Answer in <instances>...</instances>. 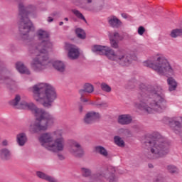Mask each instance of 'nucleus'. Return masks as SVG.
Returning <instances> with one entry per match:
<instances>
[{
    "mask_svg": "<svg viewBox=\"0 0 182 182\" xmlns=\"http://www.w3.org/2000/svg\"><path fill=\"white\" fill-rule=\"evenodd\" d=\"M141 90L145 92L146 95H143L139 102H135V107L140 110H145L147 113H161L167 109V100L164 95V90L161 85H155L149 90H146V85L141 84Z\"/></svg>",
    "mask_w": 182,
    "mask_h": 182,
    "instance_id": "1",
    "label": "nucleus"
},
{
    "mask_svg": "<svg viewBox=\"0 0 182 182\" xmlns=\"http://www.w3.org/2000/svg\"><path fill=\"white\" fill-rule=\"evenodd\" d=\"M21 102V96L16 95L14 100L10 102L11 106L17 109H26L31 110L34 114L35 120L31 123L29 131L31 133H39V132H46L49 126L55 123V117L43 109L36 107L33 102Z\"/></svg>",
    "mask_w": 182,
    "mask_h": 182,
    "instance_id": "2",
    "label": "nucleus"
},
{
    "mask_svg": "<svg viewBox=\"0 0 182 182\" xmlns=\"http://www.w3.org/2000/svg\"><path fill=\"white\" fill-rule=\"evenodd\" d=\"M37 36L41 43L33 44L28 48L31 55H34L36 58L31 63V68L34 72H42L46 65H48V52L52 49V43L49 41V33L43 30H38Z\"/></svg>",
    "mask_w": 182,
    "mask_h": 182,
    "instance_id": "3",
    "label": "nucleus"
},
{
    "mask_svg": "<svg viewBox=\"0 0 182 182\" xmlns=\"http://www.w3.org/2000/svg\"><path fill=\"white\" fill-rule=\"evenodd\" d=\"M41 146L53 153H60L65 150L66 139L65 131L58 129L52 132H45L38 139Z\"/></svg>",
    "mask_w": 182,
    "mask_h": 182,
    "instance_id": "4",
    "label": "nucleus"
},
{
    "mask_svg": "<svg viewBox=\"0 0 182 182\" xmlns=\"http://www.w3.org/2000/svg\"><path fill=\"white\" fill-rule=\"evenodd\" d=\"M36 102L44 107H50L58 97L56 90L50 84L41 82L36 84L31 89Z\"/></svg>",
    "mask_w": 182,
    "mask_h": 182,
    "instance_id": "5",
    "label": "nucleus"
},
{
    "mask_svg": "<svg viewBox=\"0 0 182 182\" xmlns=\"http://www.w3.org/2000/svg\"><path fill=\"white\" fill-rule=\"evenodd\" d=\"M92 50L98 55H105L109 60L116 62L121 66H129L133 62V55L121 49L114 51L109 46L95 45L92 47Z\"/></svg>",
    "mask_w": 182,
    "mask_h": 182,
    "instance_id": "6",
    "label": "nucleus"
},
{
    "mask_svg": "<svg viewBox=\"0 0 182 182\" xmlns=\"http://www.w3.org/2000/svg\"><path fill=\"white\" fill-rule=\"evenodd\" d=\"M151 141H149V154L148 159L154 160L159 157H164L170 153V144L159 132H154L151 134Z\"/></svg>",
    "mask_w": 182,
    "mask_h": 182,
    "instance_id": "7",
    "label": "nucleus"
},
{
    "mask_svg": "<svg viewBox=\"0 0 182 182\" xmlns=\"http://www.w3.org/2000/svg\"><path fill=\"white\" fill-rule=\"evenodd\" d=\"M18 16L20 18L19 31L21 35L29 33L32 29V22L29 20L30 18L36 16V7L33 5H28L25 7L23 3H18Z\"/></svg>",
    "mask_w": 182,
    "mask_h": 182,
    "instance_id": "8",
    "label": "nucleus"
},
{
    "mask_svg": "<svg viewBox=\"0 0 182 182\" xmlns=\"http://www.w3.org/2000/svg\"><path fill=\"white\" fill-rule=\"evenodd\" d=\"M143 65L146 66V68H151L159 75H168V76H174L176 75L174 68L171 67L168 60L163 56L158 57L155 60V64L153 60L149 59L144 61Z\"/></svg>",
    "mask_w": 182,
    "mask_h": 182,
    "instance_id": "9",
    "label": "nucleus"
},
{
    "mask_svg": "<svg viewBox=\"0 0 182 182\" xmlns=\"http://www.w3.org/2000/svg\"><path fill=\"white\" fill-rule=\"evenodd\" d=\"M69 143V153L74 157H83L85 155V151H83V148L80 143L73 139L70 140Z\"/></svg>",
    "mask_w": 182,
    "mask_h": 182,
    "instance_id": "10",
    "label": "nucleus"
},
{
    "mask_svg": "<svg viewBox=\"0 0 182 182\" xmlns=\"http://www.w3.org/2000/svg\"><path fill=\"white\" fill-rule=\"evenodd\" d=\"M104 178L108 180L109 182H117V178L114 176V173H110L109 170H105L95 175L93 182H103Z\"/></svg>",
    "mask_w": 182,
    "mask_h": 182,
    "instance_id": "11",
    "label": "nucleus"
},
{
    "mask_svg": "<svg viewBox=\"0 0 182 182\" xmlns=\"http://www.w3.org/2000/svg\"><path fill=\"white\" fill-rule=\"evenodd\" d=\"M65 50H68V56L69 59H71V60L77 59V58H79L80 55V51H79V48L76 47V46H73L70 43H65Z\"/></svg>",
    "mask_w": 182,
    "mask_h": 182,
    "instance_id": "12",
    "label": "nucleus"
},
{
    "mask_svg": "<svg viewBox=\"0 0 182 182\" xmlns=\"http://www.w3.org/2000/svg\"><path fill=\"white\" fill-rule=\"evenodd\" d=\"M95 92V87L93 85L90 83H85L83 86V89L80 90L79 91V93L80 95V100L81 102H83L84 103H86V102H89V100L85 98V93H93Z\"/></svg>",
    "mask_w": 182,
    "mask_h": 182,
    "instance_id": "13",
    "label": "nucleus"
},
{
    "mask_svg": "<svg viewBox=\"0 0 182 182\" xmlns=\"http://www.w3.org/2000/svg\"><path fill=\"white\" fill-rule=\"evenodd\" d=\"M109 38L111 48H113V49H119V41H123V37H122L119 33L114 32L112 34H109Z\"/></svg>",
    "mask_w": 182,
    "mask_h": 182,
    "instance_id": "14",
    "label": "nucleus"
},
{
    "mask_svg": "<svg viewBox=\"0 0 182 182\" xmlns=\"http://www.w3.org/2000/svg\"><path fill=\"white\" fill-rule=\"evenodd\" d=\"M48 63H47L46 67L43 70H42L41 72L43 70H45V69H46L47 68H49L50 65H52L53 68H55V70L58 72H64L66 69L65 63H63V62L60 60H55L53 63H50V61L49 60V57L48 56Z\"/></svg>",
    "mask_w": 182,
    "mask_h": 182,
    "instance_id": "15",
    "label": "nucleus"
},
{
    "mask_svg": "<svg viewBox=\"0 0 182 182\" xmlns=\"http://www.w3.org/2000/svg\"><path fill=\"white\" fill-rule=\"evenodd\" d=\"M169 122L171 124H173V126L172 127V129L176 134L181 133L182 117L173 118V119H171Z\"/></svg>",
    "mask_w": 182,
    "mask_h": 182,
    "instance_id": "16",
    "label": "nucleus"
},
{
    "mask_svg": "<svg viewBox=\"0 0 182 182\" xmlns=\"http://www.w3.org/2000/svg\"><path fill=\"white\" fill-rule=\"evenodd\" d=\"M99 119H100V114H99V112H90L86 114L84 118V122L86 124H91V123L96 122V120H99Z\"/></svg>",
    "mask_w": 182,
    "mask_h": 182,
    "instance_id": "17",
    "label": "nucleus"
},
{
    "mask_svg": "<svg viewBox=\"0 0 182 182\" xmlns=\"http://www.w3.org/2000/svg\"><path fill=\"white\" fill-rule=\"evenodd\" d=\"M133 120L130 114H121L118 117L117 122L119 124L122 126H126L130 124Z\"/></svg>",
    "mask_w": 182,
    "mask_h": 182,
    "instance_id": "18",
    "label": "nucleus"
},
{
    "mask_svg": "<svg viewBox=\"0 0 182 182\" xmlns=\"http://www.w3.org/2000/svg\"><path fill=\"white\" fill-rule=\"evenodd\" d=\"M108 23L112 28H120L122 26V21L117 18L116 16H111L108 17Z\"/></svg>",
    "mask_w": 182,
    "mask_h": 182,
    "instance_id": "19",
    "label": "nucleus"
},
{
    "mask_svg": "<svg viewBox=\"0 0 182 182\" xmlns=\"http://www.w3.org/2000/svg\"><path fill=\"white\" fill-rule=\"evenodd\" d=\"M16 141L17 144L20 146H23L26 144V141H28V137L25 133H20L16 136Z\"/></svg>",
    "mask_w": 182,
    "mask_h": 182,
    "instance_id": "20",
    "label": "nucleus"
},
{
    "mask_svg": "<svg viewBox=\"0 0 182 182\" xmlns=\"http://www.w3.org/2000/svg\"><path fill=\"white\" fill-rule=\"evenodd\" d=\"M36 176L37 177H38V178H41L42 180H46V181L56 182V179H55V178H53L52 176H49L46 175V173L42 171H37Z\"/></svg>",
    "mask_w": 182,
    "mask_h": 182,
    "instance_id": "21",
    "label": "nucleus"
},
{
    "mask_svg": "<svg viewBox=\"0 0 182 182\" xmlns=\"http://www.w3.org/2000/svg\"><path fill=\"white\" fill-rule=\"evenodd\" d=\"M16 70L19 72V73H25L26 75H31V71L26 68L25 65L22 63L18 62L16 64Z\"/></svg>",
    "mask_w": 182,
    "mask_h": 182,
    "instance_id": "22",
    "label": "nucleus"
},
{
    "mask_svg": "<svg viewBox=\"0 0 182 182\" xmlns=\"http://www.w3.org/2000/svg\"><path fill=\"white\" fill-rule=\"evenodd\" d=\"M0 157L1 160H9L11 159V151L6 149H1L0 151Z\"/></svg>",
    "mask_w": 182,
    "mask_h": 182,
    "instance_id": "23",
    "label": "nucleus"
},
{
    "mask_svg": "<svg viewBox=\"0 0 182 182\" xmlns=\"http://www.w3.org/2000/svg\"><path fill=\"white\" fill-rule=\"evenodd\" d=\"M168 85L169 86L170 92H173V90H176L177 89V82L173 77H168L167 80Z\"/></svg>",
    "mask_w": 182,
    "mask_h": 182,
    "instance_id": "24",
    "label": "nucleus"
},
{
    "mask_svg": "<svg viewBox=\"0 0 182 182\" xmlns=\"http://www.w3.org/2000/svg\"><path fill=\"white\" fill-rule=\"evenodd\" d=\"M95 151H97V153H98L103 157H107L109 156V153L107 152V150L102 146H97L95 147Z\"/></svg>",
    "mask_w": 182,
    "mask_h": 182,
    "instance_id": "25",
    "label": "nucleus"
},
{
    "mask_svg": "<svg viewBox=\"0 0 182 182\" xmlns=\"http://www.w3.org/2000/svg\"><path fill=\"white\" fill-rule=\"evenodd\" d=\"M71 12H73V14L77 17L78 18V19H82V21H84V22H85V23H87V21H86V18H85V16H83V14L79 11V10L77 9H72Z\"/></svg>",
    "mask_w": 182,
    "mask_h": 182,
    "instance_id": "26",
    "label": "nucleus"
},
{
    "mask_svg": "<svg viewBox=\"0 0 182 182\" xmlns=\"http://www.w3.org/2000/svg\"><path fill=\"white\" fill-rule=\"evenodd\" d=\"M114 141L117 146H119V147H124V141L122 139V137L115 136L114 137Z\"/></svg>",
    "mask_w": 182,
    "mask_h": 182,
    "instance_id": "27",
    "label": "nucleus"
},
{
    "mask_svg": "<svg viewBox=\"0 0 182 182\" xmlns=\"http://www.w3.org/2000/svg\"><path fill=\"white\" fill-rule=\"evenodd\" d=\"M76 35L77 38L80 39H85L86 38V33H85V31L82 28H77L75 30Z\"/></svg>",
    "mask_w": 182,
    "mask_h": 182,
    "instance_id": "28",
    "label": "nucleus"
},
{
    "mask_svg": "<svg viewBox=\"0 0 182 182\" xmlns=\"http://www.w3.org/2000/svg\"><path fill=\"white\" fill-rule=\"evenodd\" d=\"M170 35L171 38H178V36H182V28L172 30Z\"/></svg>",
    "mask_w": 182,
    "mask_h": 182,
    "instance_id": "29",
    "label": "nucleus"
},
{
    "mask_svg": "<svg viewBox=\"0 0 182 182\" xmlns=\"http://www.w3.org/2000/svg\"><path fill=\"white\" fill-rule=\"evenodd\" d=\"M81 173L83 177H90L92 176V171L88 168H81Z\"/></svg>",
    "mask_w": 182,
    "mask_h": 182,
    "instance_id": "30",
    "label": "nucleus"
},
{
    "mask_svg": "<svg viewBox=\"0 0 182 182\" xmlns=\"http://www.w3.org/2000/svg\"><path fill=\"white\" fill-rule=\"evenodd\" d=\"M100 87L103 92H107V93H110V92H112V87L106 84V82H102Z\"/></svg>",
    "mask_w": 182,
    "mask_h": 182,
    "instance_id": "31",
    "label": "nucleus"
},
{
    "mask_svg": "<svg viewBox=\"0 0 182 182\" xmlns=\"http://www.w3.org/2000/svg\"><path fill=\"white\" fill-rule=\"evenodd\" d=\"M118 132L120 134H124V136H132V132H130L129 129H119Z\"/></svg>",
    "mask_w": 182,
    "mask_h": 182,
    "instance_id": "32",
    "label": "nucleus"
},
{
    "mask_svg": "<svg viewBox=\"0 0 182 182\" xmlns=\"http://www.w3.org/2000/svg\"><path fill=\"white\" fill-rule=\"evenodd\" d=\"M167 170L169 171V173H177V171H178V169L173 165H168L167 166Z\"/></svg>",
    "mask_w": 182,
    "mask_h": 182,
    "instance_id": "33",
    "label": "nucleus"
},
{
    "mask_svg": "<svg viewBox=\"0 0 182 182\" xmlns=\"http://www.w3.org/2000/svg\"><path fill=\"white\" fill-rule=\"evenodd\" d=\"M74 4L75 5H76V6H80V8H82V9H85V11H92V9L89 7H85L82 6V4H80V3H79L78 1H74Z\"/></svg>",
    "mask_w": 182,
    "mask_h": 182,
    "instance_id": "34",
    "label": "nucleus"
},
{
    "mask_svg": "<svg viewBox=\"0 0 182 182\" xmlns=\"http://www.w3.org/2000/svg\"><path fill=\"white\" fill-rule=\"evenodd\" d=\"M144 32H146V28L143 26H139L138 28V34L140 35V36H143L144 35Z\"/></svg>",
    "mask_w": 182,
    "mask_h": 182,
    "instance_id": "35",
    "label": "nucleus"
},
{
    "mask_svg": "<svg viewBox=\"0 0 182 182\" xmlns=\"http://www.w3.org/2000/svg\"><path fill=\"white\" fill-rule=\"evenodd\" d=\"M121 16H122L124 19H127V18H129V15H127V14H125V13L122 14Z\"/></svg>",
    "mask_w": 182,
    "mask_h": 182,
    "instance_id": "36",
    "label": "nucleus"
},
{
    "mask_svg": "<svg viewBox=\"0 0 182 182\" xmlns=\"http://www.w3.org/2000/svg\"><path fill=\"white\" fill-rule=\"evenodd\" d=\"M58 157L59 160H65V156H63L62 154H58Z\"/></svg>",
    "mask_w": 182,
    "mask_h": 182,
    "instance_id": "37",
    "label": "nucleus"
},
{
    "mask_svg": "<svg viewBox=\"0 0 182 182\" xmlns=\"http://www.w3.org/2000/svg\"><path fill=\"white\" fill-rule=\"evenodd\" d=\"M2 145L3 146H8V141L7 140H4L2 141Z\"/></svg>",
    "mask_w": 182,
    "mask_h": 182,
    "instance_id": "38",
    "label": "nucleus"
},
{
    "mask_svg": "<svg viewBox=\"0 0 182 182\" xmlns=\"http://www.w3.org/2000/svg\"><path fill=\"white\" fill-rule=\"evenodd\" d=\"M48 22H53V18L49 17L48 19Z\"/></svg>",
    "mask_w": 182,
    "mask_h": 182,
    "instance_id": "39",
    "label": "nucleus"
},
{
    "mask_svg": "<svg viewBox=\"0 0 182 182\" xmlns=\"http://www.w3.org/2000/svg\"><path fill=\"white\" fill-rule=\"evenodd\" d=\"M149 168H153V164H149Z\"/></svg>",
    "mask_w": 182,
    "mask_h": 182,
    "instance_id": "40",
    "label": "nucleus"
},
{
    "mask_svg": "<svg viewBox=\"0 0 182 182\" xmlns=\"http://www.w3.org/2000/svg\"><path fill=\"white\" fill-rule=\"evenodd\" d=\"M80 113H82V112H83V108H82V107H80Z\"/></svg>",
    "mask_w": 182,
    "mask_h": 182,
    "instance_id": "41",
    "label": "nucleus"
},
{
    "mask_svg": "<svg viewBox=\"0 0 182 182\" xmlns=\"http://www.w3.org/2000/svg\"><path fill=\"white\" fill-rule=\"evenodd\" d=\"M87 4H92V0H87Z\"/></svg>",
    "mask_w": 182,
    "mask_h": 182,
    "instance_id": "42",
    "label": "nucleus"
},
{
    "mask_svg": "<svg viewBox=\"0 0 182 182\" xmlns=\"http://www.w3.org/2000/svg\"><path fill=\"white\" fill-rule=\"evenodd\" d=\"M64 21H66L68 22V21H69V18H68V17H65V18H64Z\"/></svg>",
    "mask_w": 182,
    "mask_h": 182,
    "instance_id": "43",
    "label": "nucleus"
},
{
    "mask_svg": "<svg viewBox=\"0 0 182 182\" xmlns=\"http://www.w3.org/2000/svg\"><path fill=\"white\" fill-rule=\"evenodd\" d=\"M59 25L60 26H62V25H63V21L60 22Z\"/></svg>",
    "mask_w": 182,
    "mask_h": 182,
    "instance_id": "44",
    "label": "nucleus"
},
{
    "mask_svg": "<svg viewBox=\"0 0 182 182\" xmlns=\"http://www.w3.org/2000/svg\"><path fill=\"white\" fill-rule=\"evenodd\" d=\"M106 105H107L106 103L102 104L101 106H106Z\"/></svg>",
    "mask_w": 182,
    "mask_h": 182,
    "instance_id": "45",
    "label": "nucleus"
}]
</instances>
